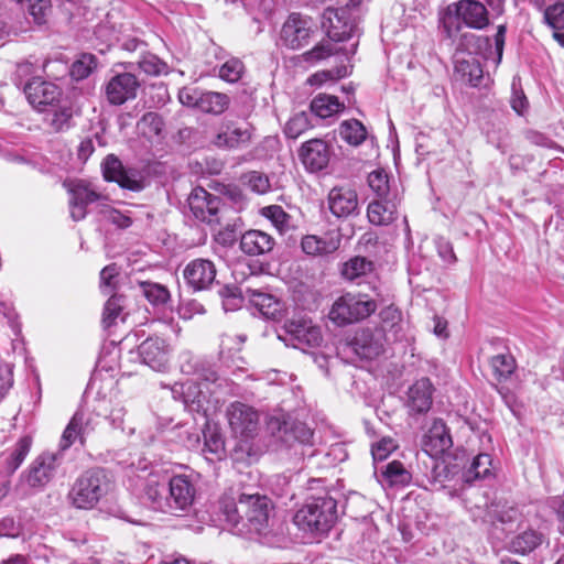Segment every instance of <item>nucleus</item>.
<instances>
[{
	"label": "nucleus",
	"instance_id": "obj_1",
	"mask_svg": "<svg viewBox=\"0 0 564 564\" xmlns=\"http://www.w3.org/2000/svg\"><path fill=\"white\" fill-rule=\"evenodd\" d=\"M272 508L271 500L258 492H242L237 500L229 497L220 500V510L226 522L240 535L264 533Z\"/></svg>",
	"mask_w": 564,
	"mask_h": 564
},
{
	"label": "nucleus",
	"instance_id": "obj_2",
	"mask_svg": "<svg viewBox=\"0 0 564 564\" xmlns=\"http://www.w3.org/2000/svg\"><path fill=\"white\" fill-rule=\"evenodd\" d=\"M111 490V480L105 469L83 473L72 485L67 501L76 509L90 510Z\"/></svg>",
	"mask_w": 564,
	"mask_h": 564
},
{
	"label": "nucleus",
	"instance_id": "obj_3",
	"mask_svg": "<svg viewBox=\"0 0 564 564\" xmlns=\"http://www.w3.org/2000/svg\"><path fill=\"white\" fill-rule=\"evenodd\" d=\"M440 21L448 37L460 30V24L456 21L474 30H484L490 23L488 9L478 0H458L448 4Z\"/></svg>",
	"mask_w": 564,
	"mask_h": 564
},
{
	"label": "nucleus",
	"instance_id": "obj_4",
	"mask_svg": "<svg viewBox=\"0 0 564 564\" xmlns=\"http://www.w3.org/2000/svg\"><path fill=\"white\" fill-rule=\"evenodd\" d=\"M337 520V502L334 498L316 497L307 499L294 516V523L303 531L327 533Z\"/></svg>",
	"mask_w": 564,
	"mask_h": 564
},
{
	"label": "nucleus",
	"instance_id": "obj_5",
	"mask_svg": "<svg viewBox=\"0 0 564 564\" xmlns=\"http://www.w3.org/2000/svg\"><path fill=\"white\" fill-rule=\"evenodd\" d=\"M197 377L202 380L199 386L193 382L183 384L184 402L186 404H197V410L203 408V402L206 400L202 387L209 390V386H213L210 392L219 394V397L216 398V402H219L220 398L235 395L238 392L239 388L235 382L220 377L215 367L205 360L199 368Z\"/></svg>",
	"mask_w": 564,
	"mask_h": 564
},
{
	"label": "nucleus",
	"instance_id": "obj_6",
	"mask_svg": "<svg viewBox=\"0 0 564 564\" xmlns=\"http://www.w3.org/2000/svg\"><path fill=\"white\" fill-rule=\"evenodd\" d=\"M256 128L245 119L225 117L216 127L210 144L223 151L248 148L253 140Z\"/></svg>",
	"mask_w": 564,
	"mask_h": 564
},
{
	"label": "nucleus",
	"instance_id": "obj_7",
	"mask_svg": "<svg viewBox=\"0 0 564 564\" xmlns=\"http://www.w3.org/2000/svg\"><path fill=\"white\" fill-rule=\"evenodd\" d=\"M376 310V301L368 295L346 293L334 302L328 316L338 326H345L369 317Z\"/></svg>",
	"mask_w": 564,
	"mask_h": 564
},
{
	"label": "nucleus",
	"instance_id": "obj_8",
	"mask_svg": "<svg viewBox=\"0 0 564 564\" xmlns=\"http://www.w3.org/2000/svg\"><path fill=\"white\" fill-rule=\"evenodd\" d=\"M178 100L182 105L198 109L210 115H221L230 104L228 95L218 91H203L195 87H184L178 93Z\"/></svg>",
	"mask_w": 564,
	"mask_h": 564
},
{
	"label": "nucleus",
	"instance_id": "obj_9",
	"mask_svg": "<svg viewBox=\"0 0 564 564\" xmlns=\"http://www.w3.org/2000/svg\"><path fill=\"white\" fill-rule=\"evenodd\" d=\"M98 424L99 414L86 409H78L62 434L61 449L69 448L76 441L84 446L87 438L95 433Z\"/></svg>",
	"mask_w": 564,
	"mask_h": 564
},
{
	"label": "nucleus",
	"instance_id": "obj_10",
	"mask_svg": "<svg viewBox=\"0 0 564 564\" xmlns=\"http://www.w3.org/2000/svg\"><path fill=\"white\" fill-rule=\"evenodd\" d=\"M229 427L236 437L249 440L257 435L259 430V413L252 406L236 401L226 410Z\"/></svg>",
	"mask_w": 564,
	"mask_h": 564
},
{
	"label": "nucleus",
	"instance_id": "obj_11",
	"mask_svg": "<svg viewBox=\"0 0 564 564\" xmlns=\"http://www.w3.org/2000/svg\"><path fill=\"white\" fill-rule=\"evenodd\" d=\"M196 488L193 481L185 475H176L169 480L167 510L172 516L187 514L194 503Z\"/></svg>",
	"mask_w": 564,
	"mask_h": 564
},
{
	"label": "nucleus",
	"instance_id": "obj_12",
	"mask_svg": "<svg viewBox=\"0 0 564 564\" xmlns=\"http://www.w3.org/2000/svg\"><path fill=\"white\" fill-rule=\"evenodd\" d=\"M137 76L130 72L115 73L102 87L106 100L111 106H121L137 98L140 88Z\"/></svg>",
	"mask_w": 564,
	"mask_h": 564
},
{
	"label": "nucleus",
	"instance_id": "obj_13",
	"mask_svg": "<svg viewBox=\"0 0 564 564\" xmlns=\"http://www.w3.org/2000/svg\"><path fill=\"white\" fill-rule=\"evenodd\" d=\"M101 166L105 180L116 182L121 188L141 192L145 187L143 175L134 169H124L121 161L113 154L107 155Z\"/></svg>",
	"mask_w": 564,
	"mask_h": 564
},
{
	"label": "nucleus",
	"instance_id": "obj_14",
	"mask_svg": "<svg viewBox=\"0 0 564 564\" xmlns=\"http://www.w3.org/2000/svg\"><path fill=\"white\" fill-rule=\"evenodd\" d=\"M193 216L208 225L220 224L221 199L203 187H195L187 198Z\"/></svg>",
	"mask_w": 564,
	"mask_h": 564
},
{
	"label": "nucleus",
	"instance_id": "obj_15",
	"mask_svg": "<svg viewBox=\"0 0 564 564\" xmlns=\"http://www.w3.org/2000/svg\"><path fill=\"white\" fill-rule=\"evenodd\" d=\"M216 267L213 261L197 258L185 265L183 278L189 289L194 292H199L212 288L216 281Z\"/></svg>",
	"mask_w": 564,
	"mask_h": 564
},
{
	"label": "nucleus",
	"instance_id": "obj_16",
	"mask_svg": "<svg viewBox=\"0 0 564 564\" xmlns=\"http://www.w3.org/2000/svg\"><path fill=\"white\" fill-rule=\"evenodd\" d=\"M56 468L57 455L43 453L22 473L21 480L31 488H43L53 479Z\"/></svg>",
	"mask_w": 564,
	"mask_h": 564
},
{
	"label": "nucleus",
	"instance_id": "obj_17",
	"mask_svg": "<svg viewBox=\"0 0 564 564\" xmlns=\"http://www.w3.org/2000/svg\"><path fill=\"white\" fill-rule=\"evenodd\" d=\"M389 335L378 327H366L356 333L351 347L360 358L373 359L384 350V344Z\"/></svg>",
	"mask_w": 564,
	"mask_h": 564
},
{
	"label": "nucleus",
	"instance_id": "obj_18",
	"mask_svg": "<svg viewBox=\"0 0 564 564\" xmlns=\"http://www.w3.org/2000/svg\"><path fill=\"white\" fill-rule=\"evenodd\" d=\"M327 204L330 213L337 218H348L359 213L358 194L348 185L333 187L328 193Z\"/></svg>",
	"mask_w": 564,
	"mask_h": 564
},
{
	"label": "nucleus",
	"instance_id": "obj_19",
	"mask_svg": "<svg viewBox=\"0 0 564 564\" xmlns=\"http://www.w3.org/2000/svg\"><path fill=\"white\" fill-rule=\"evenodd\" d=\"M67 186L68 194L70 195L69 198V210H70V217L75 221L83 220L86 215L87 210L86 207L89 204H93L95 202L100 200L104 198L101 194L96 192L93 187H90L88 184L84 183L83 181L73 182Z\"/></svg>",
	"mask_w": 564,
	"mask_h": 564
},
{
	"label": "nucleus",
	"instance_id": "obj_20",
	"mask_svg": "<svg viewBox=\"0 0 564 564\" xmlns=\"http://www.w3.org/2000/svg\"><path fill=\"white\" fill-rule=\"evenodd\" d=\"M138 352L142 362L153 370H164L169 364L170 346L161 337L147 338L139 345Z\"/></svg>",
	"mask_w": 564,
	"mask_h": 564
},
{
	"label": "nucleus",
	"instance_id": "obj_21",
	"mask_svg": "<svg viewBox=\"0 0 564 564\" xmlns=\"http://www.w3.org/2000/svg\"><path fill=\"white\" fill-rule=\"evenodd\" d=\"M310 33V21L299 13H292L282 26L281 41L286 47L297 50L307 44Z\"/></svg>",
	"mask_w": 564,
	"mask_h": 564
},
{
	"label": "nucleus",
	"instance_id": "obj_22",
	"mask_svg": "<svg viewBox=\"0 0 564 564\" xmlns=\"http://www.w3.org/2000/svg\"><path fill=\"white\" fill-rule=\"evenodd\" d=\"M284 328L290 336L289 340L296 348L316 347L322 343L321 328L310 321H288Z\"/></svg>",
	"mask_w": 564,
	"mask_h": 564
},
{
	"label": "nucleus",
	"instance_id": "obj_23",
	"mask_svg": "<svg viewBox=\"0 0 564 564\" xmlns=\"http://www.w3.org/2000/svg\"><path fill=\"white\" fill-rule=\"evenodd\" d=\"M433 384L429 378L415 381L406 392L405 406L410 415L425 414L433 403Z\"/></svg>",
	"mask_w": 564,
	"mask_h": 564
},
{
	"label": "nucleus",
	"instance_id": "obj_24",
	"mask_svg": "<svg viewBox=\"0 0 564 564\" xmlns=\"http://www.w3.org/2000/svg\"><path fill=\"white\" fill-rule=\"evenodd\" d=\"M299 155L304 167L311 173H316L328 165L330 152L325 141L312 139L302 144Z\"/></svg>",
	"mask_w": 564,
	"mask_h": 564
},
{
	"label": "nucleus",
	"instance_id": "obj_25",
	"mask_svg": "<svg viewBox=\"0 0 564 564\" xmlns=\"http://www.w3.org/2000/svg\"><path fill=\"white\" fill-rule=\"evenodd\" d=\"M24 94L29 102L39 110L42 107L53 105L61 97V89L53 83L32 78L24 87Z\"/></svg>",
	"mask_w": 564,
	"mask_h": 564
},
{
	"label": "nucleus",
	"instance_id": "obj_26",
	"mask_svg": "<svg viewBox=\"0 0 564 564\" xmlns=\"http://www.w3.org/2000/svg\"><path fill=\"white\" fill-rule=\"evenodd\" d=\"M453 445L449 431L441 419H435L423 438V447L431 456H437L448 451Z\"/></svg>",
	"mask_w": 564,
	"mask_h": 564
},
{
	"label": "nucleus",
	"instance_id": "obj_27",
	"mask_svg": "<svg viewBox=\"0 0 564 564\" xmlns=\"http://www.w3.org/2000/svg\"><path fill=\"white\" fill-rule=\"evenodd\" d=\"M338 235L326 234L324 236L306 235L301 240L303 252L312 257H324L337 251L340 247Z\"/></svg>",
	"mask_w": 564,
	"mask_h": 564
},
{
	"label": "nucleus",
	"instance_id": "obj_28",
	"mask_svg": "<svg viewBox=\"0 0 564 564\" xmlns=\"http://www.w3.org/2000/svg\"><path fill=\"white\" fill-rule=\"evenodd\" d=\"M275 240L261 230H248L240 239V249L243 253L256 257L267 254L273 250Z\"/></svg>",
	"mask_w": 564,
	"mask_h": 564
},
{
	"label": "nucleus",
	"instance_id": "obj_29",
	"mask_svg": "<svg viewBox=\"0 0 564 564\" xmlns=\"http://www.w3.org/2000/svg\"><path fill=\"white\" fill-rule=\"evenodd\" d=\"M169 482L161 481L159 476L150 475L144 484L143 498L156 511L167 513Z\"/></svg>",
	"mask_w": 564,
	"mask_h": 564
},
{
	"label": "nucleus",
	"instance_id": "obj_30",
	"mask_svg": "<svg viewBox=\"0 0 564 564\" xmlns=\"http://www.w3.org/2000/svg\"><path fill=\"white\" fill-rule=\"evenodd\" d=\"M395 198L378 199L368 205L367 217L372 225L387 226L395 219Z\"/></svg>",
	"mask_w": 564,
	"mask_h": 564
},
{
	"label": "nucleus",
	"instance_id": "obj_31",
	"mask_svg": "<svg viewBox=\"0 0 564 564\" xmlns=\"http://www.w3.org/2000/svg\"><path fill=\"white\" fill-rule=\"evenodd\" d=\"M240 292L243 297H247L267 317H274L280 310L278 300L269 293L251 286H246Z\"/></svg>",
	"mask_w": 564,
	"mask_h": 564
},
{
	"label": "nucleus",
	"instance_id": "obj_32",
	"mask_svg": "<svg viewBox=\"0 0 564 564\" xmlns=\"http://www.w3.org/2000/svg\"><path fill=\"white\" fill-rule=\"evenodd\" d=\"M345 105L336 96L318 94L310 104V112L321 119H326L341 112Z\"/></svg>",
	"mask_w": 564,
	"mask_h": 564
},
{
	"label": "nucleus",
	"instance_id": "obj_33",
	"mask_svg": "<svg viewBox=\"0 0 564 564\" xmlns=\"http://www.w3.org/2000/svg\"><path fill=\"white\" fill-rule=\"evenodd\" d=\"M375 270V264L366 257L355 256L341 264L340 274L347 281H356L370 274Z\"/></svg>",
	"mask_w": 564,
	"mask_h": 564
},
{
	"label": "nucleus",
	"instance_id": "obj_34",
	"mask_svg": "<svg viewBox=\"0 0 564 564\" xmlns=\"http://www.w3.org/2000/svg\"><path fill=\"white\" fill-rule=\"evenodd\" d=\"M491 457L488 454L477 455L468 469L462 474V479L466 484H473L476 480L488 479L494 476L491 469Z\"/></svg>",
	"mask_w": 564,
	"mask_h": 564
},
{
	"label": "nucleus",
	"instance_id": "obj_35",
	"mask_svg": "<svg viewBox=\"0 0 564 564\" xmlns=\"http://www.w3.org/2000/svg\"><path fill=\"white\" fill-rule=\"evenodd\" d=\"M379 316L383 334L388 333L394 340L400 339L403 332L401 311L394 305H389L381 310Z\"/></svg>",
	"mask_w": 564,
	"mask_h": 564
},
{
	"label": "nucleus",
	"instance_id": "obj_36",
	"mask_svg": "<svg viewBox=\"0 0 564 564\" xmlns=\"http://www.w3.org/2000/svg\"><path fill=\"white\" fill-rule=\"evenodd\" d=\"M543 541L544 536L542 533L535 530H525L511 540L510 551L524 555L534 551Z\"/></svg>",
	"mask_w": 564,
	"mask_h": 564
},
{
	"label": "nucleus",
	"instance_id": "obj_37",
	"mask_svg": "<svg viewBox=\"0 0 564 564\" xmlns=\"http://www.w3.org/2000/svg\"><path fill=\"white\" fill-rule=\"evenodd\" d=\"M312 115L310 111H296L292 113L286 123L284 124L283 132L289 139H297L307 130L312 129Z\"/></svg>",
	"mask_w": 564,
	"mask_h": 564
},
{
	"label": "nucleus",
	"instance_id": "obj_38",
	"mask_svg": "<svg viewBox=\"0 0 564 564\" xmlns=\"http://www.w3.org/2000/svg\"><path fill=\"white\" fill-rule=\"evenodd\" d=\"M455 73L460 75L462 79L468 82L471 86H478L482 79V68L475 57L456 59Z\"/></svg>",
	"mask_w": 564,
	"mask_h": 564
},
{
	"label": "nucleus",
	"instance_id": "obj_39",
	"mask_svg": "<svg viewBox=\"0 0 564 564\" xmlns=\"http://www.w3.org/2000/svg\"><path fill=\"white\" fill-rule=\"evenodd\" d=\"M32 438L29 435L22 436L15 443L11 454L6 458V470L8 474H13L23 463L30 453Z\"/></svg>",
	"mask_w": 564,
	"mask_h": 564
},
{
	"label": "nucleus",
	"instance_id": "obj_40",
	"mask_svg": "<svg viewBox=\"0 0 564 564\" xmlns=\"http://www.w3.org/2000/svg\"><path fill=\"white\" fill-rule=\"evenodd\" d=\"M163 127V119L155 112L144 113L137 123L139 132L150 141L161 135Z\"/></svg>",
	"mask_w": 564,
	"mask_h": 564
},
{
	"label": "nucleus",
	"instance_id": "obj_41",
	"mask_svg": "<svg viewBox=\"0 0 564 564\" xmlns=\"http://www.w3.org/2000/svg\"><path fill=\"white\" fill-rule=\"evenodd\" d=\"M339 135L349 144L359 145L366 140L367 131L360 121L352 119L340 123Z\"/></svg>",
	"mask_w": 564,
	"mask_h": 564
},
{
	"label": "nucleus",
	"instance_id": "obj_42",
	"mask_svg": "<svg viewBox=\"0 0 564 564\" xmlns=\"http://www.w3.org/2000/svg\"><path fill=\"white\" fill-rule=\"evenodd\" d=\"M368 184L380 199L395 198L391 193L388 174L383 170H376L368 175Z\"/></svg>",
	"mask_w": 564,
	"mask_h": 564
},
{
	"label": "nucleus",
	"instance_id": "obj_43",
	"mask_svg": "<svg viewBox=\"0 0 564 564\" xmlns=\"http://www.w3.org/2000/svg\"><path fill=\"white\" fill-rule=\"evenodd\" d=\"M139 286L142 294L153 305H164L170 300L171 295L169 290L160 283L142 281L139 283Z\"/></svg>",
	"mask_w": 564,
	"mask_h": 564
},
{
	"label": "nucleus",
	"instance_id": "obj_44",
	"mask_svg": "<svg viewBox=\"0 0 564 564\" xmlns=\"http://www.w3.org/2000/svg\"><path fill=\"white\" fill-rule=\"evenodd\" d=\"M382 476L390 485H406L410 482L411 475L399 460H393L386 465Z\"/></svg>",
	"mask_w": 564,
	"mask_h": 564
},
{
	"label": "nucleus",
	"instance_id": "obj_45",
	"mask_svg": "<svg viewBox=\"0 0 564 564\" xmlns=\"http://www.w3.org/2000/svg\"><path fill=\"white\" fill-rule=\"evenodd\" d=\"M292 420L290 415L284 413L275 414L269 417L267 425L268 430L273 434L278 435L282 441L289 443V432L291 429Z\"/></svg>",
	"mask_w": 564,
	"mask_h": 564
},
{
	"label": "nucleus",
	"instance_id": "obj_46",
	"mask_svg": "<svg viewBox=\"0 0 564 564\" xmlns=\"http://www.w3.org/2000/svg\"><path fill=\"white\" fill-rule=\"evenodd\" d=\"M96 57L93 54H83L70 67V75L76 80L87 78L96 68Z\"/></svg>",
	"mask_w": 564,
	"mask_h": 564
},
{
	"label": "nucleus",
	"instance_id": "obj_47",
	"mask_svg": "<svg viewBox=\"0 0 564 564\" xmlns=\"http://www.w3.org/2000/svg\"><path fill=\"white\" fill-rule=\"evenodd\" d=\"M263 216L270 219L280 232H284L290 228L291 216L281 206L271 205L263 208Z\"/></svg>",
	"mask_w": 564,
	"mask_h": 564
},
{
	"label": "nucleus",
	"instance_id": "obj_48",
	"mask_svg": "<svg viewBox=\"0 0 564 564\" xmlns=\"http://www.w3.org/2000/svg\"><path fill=\"white\" fill-rule=\"evenodd\" d=\"M245 67L239 58L232 57L226 61L219 68V77L228 83H237L242 74Z\"/></svg>",
	"mask_w": 564,
	"mask_h": 564
},
{
	"label": "nucleus",
	"instance_id": "obj_49",
	"mask_svg": "<svg viewBox=\"0 0 564 564\" xmlns=\"http://www.w3.org/2000/svg\"><path fill=\"white\" fill-rule=\"evenodd\" d=\"M490 365L499 379H507L514 370L516 362L510 355H496L491 358Z\"/></svg>",
	"mask_w": 564,
	"mask_h": 564
},
{
	"label": "nucleus",
	"instance_id": "obj_50",
	"mask_svg": "<svg viewBox=\"0 0 564 564\" xmlns=\"http://www.w3.org/2000/svg\"><path fill=\"white\" fill-rule=\"evenodd\" d=\"M122 301V296L112 295L106 302L102 313V324L106 328L112 326L120 316L123 308Z\"/></svg>",
	"mask_w": 564,
	"mask_h": 564
},
{
	"label": "nucleus",
	"instance_id": "obj_51",
	"mask_svg": "<svg viewBox=\"0 0 564 564\" xmlns=\"http://www.w3.org/2000/svg\"><path fill=\"white\" fill-rule=\"evenodd\" d=\"M139 68L148 75L159 76L166 73L167 65L153 54H144L138 62Z\"/></svg>",
	"mask_w": 564,
	"mask_h": 564
},
{
	"label": "nucleus",
	"instance_id": "obj_52",
	"mask_svg": "<svg viewBox=\"0 0 564 564\" xmlns=\"http://www.w3.org/2000/svg\"><path fill=\"white\" fill-rule=\"evenodd\" d=\"M245 184L257 194H264L270 189V182L267 175L252 171L243 176Z\"/></svg>",
	"mask_w": 564,
	"mask_h": 564
},
{
	"label": "nucleus",
	"instance_id": "obj_53",
	"mask_svg": "<svg viewBox=\"0 0 564 564\" xmlns=\"http://www.w3.org/2000/svg\"><path fill=\"white\" fill-rule=\"evenodd\" d=\"M119 268L116 263L105 267L100 272V289L105 294L112 292L117 286Z\"/></svg>",
	"mask_w": 564,
	"mask_h": 564
},
{
	"label": "nucleus",
	"instance_id": "obj_54",
	"mask_svg": "<svg viewBox=\"0 0 564 564\" xmlns=\"http://www.w3.org/2000/svg\"><path fill=\"white\" fill-rule=\"evenodd\" d=\"M544 19L554 30L564 29V2H557L545 9Z\"/></svg>",
	"mask_w": 564,
	"mask_h": 564
},
{
	"label": "nucleus",
	"instance_id": "obj_55",
	"mask_svg": "<svg viewBox=\"0 0 564 564\" xmlns=\"http://www.w3.org/2000/svg\"><path fill=\"white\" fill-rule=\"evenodd\" d=\"M30 14L33 17L34 22L44 24L52 10L51 0H29Z\"/></svg>",
	"mask_w": 564,
	"mask_h": 564
},
{
	"label": "nucleus",
	"instance_id": "obj_56",
	"mask_svg": "<svg viewBox=\"0 0 564 564\" xmlns=\"http://www.w3.org/2000/svg\"><path fill=\"white\" fill-rule=\"evenodd\" d=\"M289 437L290 442L296 441L301 445L311 444L313 431L305 423L292 420Z\"/></svg>",
	"mask_w": 564,
	"mask_h": 564
},
{
	"label": "nucleus",
	"instance_id": "obj_57",
	"mask_svg": "<svg viewBox=\"0 0 564 564\" xmlns=\"http://www.w3.org/2000/svg\"><path fill=\"white\" fill-rule=\"evenodd\" d=\"M334 54L333 45L330 42H322L315 45L312 50L303 54L306 62H318Z\"/></svg>",
	"mask_w": 564,
	"mask_h": 564
},
{
	"label": "nucleus",
	"instance_id": "obj_58",
	"mask_svg": "<svg viewBox=\"0 0 564 564\" xmlns=\"http://www.w3.org/2000/svg\"><path fill=\"white\" fill-rule=\"evenodd\" d=\"M204 360H200L198 357L194 356L189 351H185L180 357V368L181 371L185 375H196L199 371Z\"/></svg>",
	"mask_w": 564,
	"mask_h": 564
},
{
	"label": "nucleus",
	"instance_id": "obj_59",
	"mask_svg": "<svg viewBox=\"0 0 564 564\" xmlns=\"http://www.w3.org/2000/svg\"><path fill=\"white\" fill-rule=\"evenodd\" d=\"M395 448V442L390 437H384L372 446L371 453L375 460H384Z\"/></svg>",
	"mask_w": 564,
	"mask_h": 564
},
{
	"label": "nucleus",
	"instance_id": "obj_60",
	"mask_svg": "<svg viewBox=\"0 0 564 564\" xmlns=\"http://www.w3.org/2000/svg\"><path fill=\"white\" fill-rule=\"evenodd\" d=\"M435 243L437 253L443 259V261L449 264H453L457 261L453 245L448 240L440 237L435 240Z\"/></svg>",
	"mask_w": 564,
	"mask_h": 564
},
{
	"label": "nucleus",
	"instance_id": "obj_61",
	"mask_svg": "<svg viewBox=\"0 0 564 564\" xmlns=\"http://www.w3.org/2000/svg\"><path fill=\"white\" fill-rule=\"evenodd\" d=\"M13 384L12 368L8 364H0V401Z\"/></svg>",
	"mask_w": 564,
	"mask_h": 564
},
{
	"label": "nucleus",
	"instance_id": "obj_62",
	"mask_svg": "<svg viewBox=\"0 0 564 564\" xmlns=\"http://www.w3.org/2000/svg\"><path fill=\"white\" fill-rule=\"evenodd\" d=\"M550 506L556 516L557 531L560 534L564 535V491L563 495L553 497L550 501Z\"/></svg>",
	"mask_w": 564,
	"mask_h": 564
},
{
	"label": "nucleus",
	"instance_id": "obj_63",
	"mask_svg": "<svg viewBox=\"0 0 564 564\" xmlns=\"http://www.w3.org/2000/svg\"><path fill=\"white\" fill-rule=\"evenodd\" d=\"M431 477L434 484H440L443 487V482L451 479L452 471L444 462L435 463Z\"/></svg>",
	"mask_w": 564,
	"mask_h": 564
},
{
	"label": "nucleus",
	"instance_id": "obj_64",
	"mask_svg": "<svg viewBox=\"0 0 564 564\" xmlns=\"http://www.w3.org/2000/svg\"><path fill=\"white\" fill-rule=\"evenodd\" d=\"M20 534V525L11 517L0 520V536L15 538Z\"/></svg>",
	"mask_w": 564,
	"mask_h": 564
}]
</instances>
